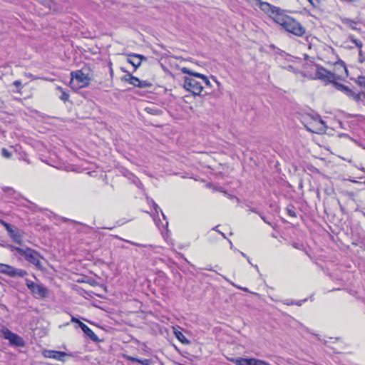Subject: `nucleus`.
<instances>
[{"instance_id":"nucleus-1","label":"nucleus","mask_w":365,"mask_h":365,"mask_svg":"<svg viewBox=\"0 0 365 365\" xmlns=\"http://www.w3.org/2000/svg\"><path fill=\"white\" fill-rule=\"evenodd\" d=\"M283 29L297 36H302L305 34L306 29L300 23L297 21L293 18L286 15L284 13L278 18L277 21Z\"/></svg>"},{"instance_id":"nucleus-2","label":"nucleus","mask_w":365,"mask_h":365,"mask_svg":"<svg viewBox=\"0 0 365 365\" xmlns=\"http://www.w3.org/2000/svg\"><path fill=\"white\" fill-rule=\"evenodd\" d=\"M11 251H16L24 256L27 261L34 264L38 269H41L43 268L40 260L41 256L36 250L29 247L21 248L11 246Z\"/></svg>"},{"instance_id":"nucleus-3","label":"nucleus","mask_w":365,"mask_h":365,"mask_svg":"<svg viewBox=\"0 0 365 365\" xmlns=\"http://www.w3.org/2000/svg\"><path fill=\"white\" fill-rule=\"evenodd\" d=\"M71 76L70 87L73 90L87 87L90 84L91 78L82 70L73 71L71 73Z\"/></svg>"},{"instance_id":"nucleus-4","label":"nucleus","mask_w":365,"mask_h":365,"mask_svg":"<svg viewBox=\"0 0 365 365\" xmlns=\"http://www.w3.org/2000/svg\"><path fill=\"white\" fill-rule=\"evenodd\" d=\"M0 337L8 340L11 346L22 347L25 345L24 339L20 336L12 332L5 326L0 327Z\"/></svg>"},{"instance_id":"nucleus-5","label":"nucleus","mask_w":365,"mask_h":365,"mask_svg":"<svg viewBox=\"0 0 365 365\" xmlns=\"http://www.w3.org/2000/svg\"><path fill=\"white\" fill-rule=\"evenodd\" d=\"M259 9L264 13L267 14L276 23L278 21V18L284 13V11L279 7L271 5L267 2H264L259 0L257 4Z\"/></svg>"},{"instance_id":"nucleus-6","label":"nucleus","mask_w":365,"mask_h":365,"mask_svg":"<svg viewBox=\"0 0 365 365\" xmlns=\"http://www.w3.org/2000/svg\"><path fill=\"white\" fill-rule=\"evenodd\" d=\"M26 285L37 299L46 298L49 295V290L42 284H38L30 279H26Z\"/></svg>"},{"instance_id":"nucleus-7","label":"nucleus","mask_w":365,"mask_h":365,"mask_svg":"<svg viewBox=\"0 0 365 365\" xmlns=\"http://www.w3.org/2000/svg\"><path fill=\"white\" fill-rule=\"evenodd\" d=\"M183 88L194 95H200L203 89L202 83L192 77H185Z\"/></svg>"},{"instance_id":"nucleus-8","label":"nucleus","mask_w":365,"mask_h":365,"mask_svg":"<svg viewBox=\"0 0 365 365\" xmlns=\"http://www.w3.org/2000/svg\"><path fill=\"white\" fill-rule=\"evenodd\" d=\"M0 273L11 277H24L28 274L24 269H17L6 264L0 263Z\"/></svg>"},{"instance_id":"nucleus-9","label":"nucleus","mask_w":365,"mask_h":365,"mask_svg":"<svg viewBox=\"0 0 365 365\" xmlns=\"http://www.w3.org/2000/svg\"><path fill=\"white\" fill-rule=\"evenodd\" d=\"M315 77L314 78L320 79L326 83H334L337 77L333 73L326 70L322 66H316Z\"/></svg>"},{"instance_id":"nucleus-10","label":"nucleus","mask_w":365,"mask_h":365,"mask_svg":"<svg viewBox=\"0 0 365 365\" xmlns=\"http://www.w3.org/2000/svg\"><path fill=\"white\" fill-rule=\"evenodd\" d=\"M230 361L236 365H271L269 363L256 358H236Z\"/></svg>"},{"instance_id":"nucleus-11","label":"nucleus","mask_w":365,"mask_h":365,"mask_svg":"<svg viewBox=\"0 0 365 365\" xmlns=\"http://www.w3.org/2000/svg\"><path fill=\"white\" fill-rule=\"evenodd\" d=\"M43 355L45 357L54 359L58 361L64 362L66 361V358L67 356L72 357L73 354L72 353H66L64 351H51V350H47L43 352Z\"/></svg>"},{"instance_id":"nucleus-12","label":"nucleus","mask_w":365,"mask_h":365,"mask_svg":"<svg viewBox=\"0 0 365 365\" xmlns=\"http://www.w3.org/2000/svg\"><path fill=\"white\" fill-rule=\"evenodd\" d=\"M127 59L128 63L133 65L134 71H135L141 64L142 60L145 59V57L140 54L130 53L128 55Z\"/></svg>"},{"instance_id":"nucleus-13","label":"nucleus","mask_w":365,"mask_h":365,"mask_svg":"<svg viewBox=\"0 0 365 365\" xmlns=\"http://www.w3.org/2000/svg\"><path fill=\"white\" fill-rule=\"evenodd\" d=\"M316 126H313L312 128L307 127V130H310L312 133H319L325 129L326 126L324 125V120H322L319 115H316L312 118Z\"/></svg>"},{"instance_id":"nucleus-14","label":"nucleus","mask_w":365,"mask_h":365,"mask_svg":"<svg viewBox=\"0 0 365 365\" xmlns=\"http://www.w3.org/2000/svg\"><path fill=\"white\" fill-rule=\"evenodd\" d=\"M181 71L185 73V74H189L190 76H192V77H197V78H201L203 82L205 83V85L208 86H210L211 84H210V81H209V79L207 78V76H205V75L203 74H201V73H197V72H193V71H191L190 69H188L186 67H183L181 68Z\"/></svg>"},{"instance_id":"nucleus-15","label":"nucleus","mask_w":365,"mask_h":365,"mask_svg":"<svg viewBox=\"0 0 365 365\" xmlns=\"http://www.w3.org/2000/svg\"><path fill=\"white\" fill-rule=\"evenodd\" d=\"M333 85L336 89L343 92L346 96H349V95H352V91L347 86L337 83L336 82V81H334Z\"/></svg>"},{"instance_id":"nucleus-16","label":"nucleus","mask_w":365,"mask_h":365,"mask_svg":"<svg viewBox=\"0 0 365 365\" xmlns=\"http://www.w3.org/2000/svg\"><path fill=\"white\" fill-rule=\"evenodd\" d=\"M9 235L15 242L19 245L22 243V236L18 231L11 230V231L9 230Z\"/></svg>"},{"instance_id":"nucleus-17","label":"nucleus","mask_w":365,"mask_h":365,"mask_svg":"<svg viewBox=\"0 0 365 365\" xmlns=\"http://www.w3.org/2000/svg\"><path fill=\"white\" fill-rule=\"evenodd\" d=\"M124 79L126 82L129 83L130 84L138 87V85L139 83V78L132 76L130 73H128L125 76Z\"/></svg>"},{"instance_id":"nucleus-18","label":"nucleus","mask_w":365,"mask_h":365,"mask_svg":"<svg viewBox=\"0 0 365 365\" xmlns=\"http://www.w3.org/2000/svg\"><path fill=\"white\" fill-rule=\"evenodd\" d=\"M83 331L93 341H98V337L96 334L86 325V327L83 328Z\"/></svg>"},{"instance_id":"nucleus-19","label":"nucleus","mask_w":365,"mask_h":365,"mask_svg":"<svg viewBox=\"0 0 365 365\" xmlns=\"http://www.w3.org/2000/svg\"><path fill=\"white\" fill-rule=\"evenodd\" d=\"M127 359L130 361L139 363L142 365H150L151 364V360L148 359H140L133 356H128Z\"/></svg>"},{"instance_id":"nucleus-20","label":"nucleus","mask_w":365,"mask_h":365,"mask_svg":"<svg viewBox=\"0 0 365 365\" xmlns=\"http://www.w3.org/2000/svg\"><path fill=\"white\" fill-rule=\"evenodd\" d=\"M341 22L344 24L347 25L349 27H350L351 29L356 30V27H355V25L356 24V21L354 20L348 19V18H342Z\"/></svg>"},{"instance_id":"nucleus-21","label":"nucleus","mask_w":365,"mask_h":365,"mask_svg":"<svg viewBox=\"0 0 365 365\" xmlns=\"http://www.w3.org/2000/svg\"><path fill=\"white\" fill-rule=\"evenodd\" d=\"M349 40L352 42L353 43L355 44V46L359 48V49H361L362 46H363V43L362 42L360 41V40H358L356 39V38H354V36L353 35H350L348 37Z\"/></svg>"},{"instance_id":"nucleus-22","label":"nucleus","mask_w":365,"mask_h":365,"mask_svg":"<svg viewBox=\"0 0 365 365\" xmlns=\"http://www.w3.org/2000/svg\"><path fill=\"white\" fill-rule=\"evenodd\" d=\"M57 89H58V91H61V96H60V97H59V98H60V99H61V100H62V101H68V98H69V94H68L66 91H63V89L61 87H60V86H58V87H57Z\"/></svg>"},{"instance_id":"nucleus-23","label":"nucleus","mask_w":365,"mask_h":365,"mask_svg":"<svg viewBox=\"0 0 365 365\" xmlns=\"http://www.w3.org/2000/svg\"><path fill=\"white\" fill-rule=\"evenodd\" d=\"M3 191L4 193L8 195L9 196L14 197V195L16 193L14 188L11 187H3Z\"/></svg>"},{"instance_id":"nucleus-24","label":"nucleus","mask_w":365,"mask_h":365,"mask_svg":"<svg viewBox=\"0 0 365 365\" xmlns=\"http://www.w3.org/2000/svg\"><path fill=\"white\" fill-rule=\"evenodd\" d=\"M153 84L148 81H142L139 79L138 88H150Z\"/></svg>"},{"instance_id":"nucleus-25","label":"nucleus","mask_w":365,"mask_h":365,"mask_svg":"<svg viewBox=\"0 0 365 365\" xmlns=\"http://www.w3.org/2000/svg\"><path fill=\"white\" fill-rule=\"evenodd\" d=\"M356 82L360 87L365 88V76H359Z\"/></svg>"},{"instance_id":"nucleus-26","label":"nucleus","mask_w":365,"mask_h":365,"mask_svg":"<svg viewBox=\"0 0 365 365\" xmlns=\"http://www.w3.org/2000/svg\"><path fill=\"white\" fill-rule=\"evenodd\" d=\"M361 96H364V93H356L352 91V95H349V96L353 98L356 101H359Z\"/></svg>"},{"instance_id":"nucleus-27","label":"nucleus","mask_w":365,"mask_h":365,"mask_svg":"<svg viewBox=\"0 0 365 365\" xmlns=\"http://www.w3.org/2000/svg\"><path fill=\"white\" fill-rule=\"evenodd\" d=\"M175 335L181 342L185 344L188 343V340L185 337V336L181 332L179 331L178 333H175Z\"/></svg>"},{"instance_id":"nucleus-28","label":"nucleus","mask_w":365,"mask_h":365,"mask_svg":"<svg viewBox=\"0 0 365 365\" xmlns=\"http://www.w3.org/2000/svg\"><path fill=\"white\" fill-rule=\"evenodd\" d=\"M314 8H319L321 2L319 0H307Z\"/></svg>"},{"instance_id":"nucleus-29","label":"nucleus","mask_w":365,"mask_h":365,"mask_svg":"<svg viewBox=\"0 0 365 365\" xmlns=\"http://www.w3.org/2000/svg\"><path fill=\"white\" fill-rule=\"evenodd\" d=\"M1 154L6 158H9L11 156V153L6 148L2 149Z\"/></svg>"},{"instance_id":"nucleus-30","label":"nucleus","mask_w":365,"mask_h":365,"mask_svg":"<svg viewBox=\"0 0 365 365\" xmlns=\"http://www.w3.org/2000/svg\"><path fill=\"white\" fill-rule=\"evenodd\" d=\"M358 58H359V61L360 63H363L364 61V53H363V51L361 49H359V56H358Z\"/></svg>"},{"instance_id":"nucleus-31","label":"nucleus","mask_w":365,"mask_h":365,"mask_svg":"<svg viewBox=\"0 0 365 365\" xmlns=\"http://www.w3.org/2000/svg\"><path fill=\"white\" fill-rule=\"evenodd\" d=\"M0 222L5 227L6 231L8 232V233H9V230L11 231V230H13L11 228V225L9 223H7V222H4L3 220H1Z\"/></svg>"},{"instance_id":"nucleus-32","label":"nucleus","mask_w":365,"mask_h":365,"mask_svg":"<svg viewBox=\"0 0 365 365\" xmlns=\"http://www.w3.org/2000/svg\"><path fill=\"white\" fill-rule=\"evenodd\" d=\"M307 299H304L303 302H305ZM302 301H299V302H294V301H292L290 302H287V303H285L287 305H297V306H301L302 305Z\"/></svg>"},{"instance_id":"nucleus-33","label":"nucleus","mask_w":365,"mask_h":365,"mask_svg":"<svg viewBox=\"0 0 365 365\" xmlns=\"http://www.w3.org/2000/svg\"><path fill=\"white\" fill-rule=\"evenodd\" d=\"M123 240L127 242L128 243H129L130 245H135V246H138V247H146V245H142V244H138V243H136V242H132V241H129V240Z\"/></svg>"},{"instance_id":"nucleus-34","label":"nucleus","mask_w":365,"mask_h":365,"mask_svg":"<svg viewBox=\"0 0 365 365\" xmlns=\"http://www.w3.org/2000/svg\"><path fill=\"white\" fill-rule=\"evenodd\" d=\"M13 84L18 87V88H21V82L19 81V80H17V81H15Z\"/></svg>"},{"instance_id":"nucleus-35","label":"nucleus","mask_w":365,"mask_h":365,"mask_svg":"<svg viewBox=\"0 0 365 365\" xmlns=\"http://www.w3.org/2000/svg\"><path fill=\"white\" fill-rule=\"evenodd\" d=\"M152 203H153V208H154L155 211L156 212H158V210L160 209V207H158V205L154 201H153Z\"/></svg>"},{"instance_id":"nucleus-36","label":"nucleus","mask_w":365,"mask_h":365,"mask_svg":"<svg viewBox=\"0 0 365 365\" xmlns=\"http://www.w3.org/2000/svg\"><path fill=\"white\" fill-rule=\"evenodd\" d=\"M79 327H81V329H82V331L83 330V328L86 327V325L85 324H83V322H81V321H79V322L78 323Z\"/></svg>"},{"instance_id":"nucleus-37","label":"nucleus","mask_w":365,"mask_h":365,"mask_svg":"<svg viewBox=\"0 0 365 365\" xmlns=\"http://www.w3.org/2000/svg\"><path fill=\"white\" fill-rule=\"evenodd\" d=\"M71 322H75V323H78L79 320L78 319L75 318L74 317H71Z\"/></svg>"},{"instance_id":"nucleus-38","label":"nucleus","mask_w":365,"mask_h":365,"mask_svg":"<svg viewBox=\"0 0 365 365\" xmlns=\"http://www.w3.org/2000/svg\"><path fill=\"white\" fill-rule=\"evenodd\" d=\"M246 1L250 2V3L254 2L257 5L259 0H246Z\"/></svg>"},{"instance_id":"nucleus-39","label":"nucleus","mask_w":365,"mask_h":365,"mask_svg":"<svg viewBox=\"0 0 365 365\" xmlns=\"http://www.w3.org/2000/svg\"><path fill=\"white\" fill-rule=\"evenodd\" d=\"M212 78L214 79V81H215V83H217V86L220 87V83L216 79V78L213 77L212 76Z\"/></svg>"},{"instance_id":"nucleus-40","label":"nucleus","mask_w":365,"mask_h":365,"mask_svg":"<svg viewBox=\"0 0 365 365\" xmlns=\"http://www.w3.org/2000/svg\"><path fill=\"white\" fill-rule=\"evenodd\" d=\"M292 246L297 249H300L299 245L297 243H292Z\"/></svg>"},{"instance_id":"nucleus-41","label":"nucleus","mask_w":365,"mask_h":365,"mask_svg":"<svg viewBox=\"0 0 365 365\" xmlns=\"http://www.w3.org/2000/svg\"><path fill=\"white\" fill-rule=\"evenodd\" d=\"M260 217L264 222L269 224V222L267 221L266 218L264 216L260 215Z\"/></svg>"},{"instance_id":"nucleus-42","label":"nucleus","mask_w":365,"mask_h":365,"mask_svg":"<svg viewBox=\"0 0 365 365\" xmlns=\"http://www.w3.org/2000/svg\"><path fill=\"white\" fill-rule=\"evenodd\" d=\"M240 253H241V255H242V256H244L245 257H247V259H248V262L250 263V261L249 258L247 257V255H246L244 252H241Z\"/></svg>"},{"instance_id":"nucleus-43","label":"nucleus","mask_w":365,"mask_h":365,"mask_svg":"<svg viewBox=\"0 0 365 365\" xmlns=\"http://www.w3.org/2000/svg\"><path fill=\"white\" fill-rule=\"evenodd\" d=\"M217 232L220 234V235H222L223 237V238H225V239L226 238V236L223 232H222L220 231H217Z\"/></svg>"},{"instance_id":"nucleus-44","label":"nucleus","mask_w":365,"mask_h":365,"mask_svg":"<svg viewBox=\"0 0 365 365\" xmlns=\"http://www.w3.org/2000/svg\"><path fill=\"white\" fill-rule=\"evenodd\" d=\"M146 110H147L148 113H153V109H151V108H146Z\"/></svg>"},{"instance_id":"nucleus-45","label":"nucleus","mask_w":365,"mask_h":365,"mask_svg":"<svg viewBox=\"0 0 365 365\" xmlns=\"http://www.w3.org/2000/svg\"><path fill=\"white\" fill-rule=\"evenodd\" d=\"M288 69H289V71H294V68H293L292 66H288Z\"/></svg>"},{"instance_id":"nucleus-46","label":"nucleus","mask_w":365,"mask_h":365,"mask_svg":"<svg viewBox=\"0 0 365 365\" xmlns=\"http://www.w3.org/2000/svg\"><path fill=\"white\" fill-rule=\"evenodd\" d=\"M289 214L292 216H294V212H291V211H289Z\"/></svg>"},{"instance_id":"nucleus-47","label":"nucleus","mask_w":365,"mask_h":365,"mask_svg":"<svg viewBox=\"0 0 365 365\" xmlns=\"http://www.w3.org/2000/svg\"><path fill=\"white\" fill-rule=\"evenodd\" d=\"M229 243H230V247L232 248L233 245H232V242H231V240H229Z\"/></svg>"},{"instance_id":"nucleus-48","label":"nucleus","mask_w":365,"mask_h":365,"mask_svg":"<svg viewBox=\"0 0 365 365\" xmlns=\"http://www.w3.org/2000/svg\"><path fill=\"white\" fill-rule=\"evenodd\" d=\"M238 287L239 289H241L244 290V291H247V288H241V287Z\"/></svg>"},{"instance_id":"nucleus-49","label":"nucleus","mask_w":365,"mask_h":365,"mask_svg":"<svg viewBox=\"0 0 365 365\" xmlns=\"http://www.w3.org/2000/svg\"><path fill=\"white\" fill-rule=\"evenodd\" d=\"M162 215H163V218L165 220V219H166V217H165V215H164V213H163V212H162Z\"/></svg>"}]
</instances>
